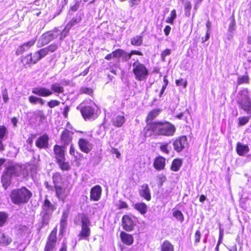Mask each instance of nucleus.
<instances>
[{
    "mask_svg": "<svg viewBox=\"0 0 251 251\" xmlns=\"http://www.w3.org/2000/svg\"><path fill=\"white\" fill-rule=\"evenodd\" d=\"M146 136H172L175 134L176 127L167 122H153L148 124L145 129Z\"/></svg>",
    "mask_w": 251,
    "mask_h": 251,
    "instance_id": "nucleus-1",
    "label": "nucleus"
},
{
    "mask_svg": "<svg viewBox=\"0 0 251 251\" xmlns=\"http://www.w3.org/2000/svg\"><path fill=\"white\" fill-rule=\"evenodd\" d=\"M31 196V192L25 187L13 190L10 195L12 202L17 205L27 203Z\"/></svg>",
    "mask_w": 251,
    "mask_h": 251,
    "instance_id": "nucleus-2",
    "label": "nucleus"
},
{
    "mask_svg": "<svg viewBox=\"0 0 251 251\" xmlns=\"http://www.w3.org/2000/svg\"><path fill=\"white\" fill-rule=\"evenodd\" d=\"M64 91V88L58 83L52 84L50 86V89L42 86H38L32 89L33 94L42 97H49L53 93L57 94L56 96H58V94L63 93Z\"/></svg>",
    "mask_w": 251,
    "mask_h": 251,
    "instance_id": "nucleus-3",
    "label": "nucleus"
},
{
    "mask_svg": "<svg viewBox=\"0 0 251 251\" xmlns=\"http://www.w3.org/2000/svg\"><path fill=\"white\" fill-rule=\"evenodd\" d=\"M236 100L239 107L251 116V100L247 89H244L238 93Z\"/></svg>",
    "mask_w": 251,
    "mask_h": 251,
    "instance_id": "nucleus-4",
    "label": "nucleus"
},
{
    "mask_svg": "<svg viewBox=\"0 0 251 251\" xmlns=\"http://www.w3.org/2000/svg\"><path fill=\"white\" fill-rule=\"evenodd\" d=\"M61 179V176L59 174H54L52 176L53 181L54 184L56 195L59 201L65 202V199L70 193V188L58 186L57 183Z\"/></svg>",
    "mask_w": 251,
    "mask_h": 251,
    "instance_id": "nucleus-5",
    "label": "nucleus"
},
{
    "mask_svg": "<svg viewBox=\"0 0 251 251\" xmlns=\"http://www.w3.org/2000/svg\"><path fill=\"white\" fill-rule=\"evenodd\" d=\"M81 230L78 235L79 240H88L91 234V222L88 216L83 215L81 218Z\"/></svg>",
    "mask_w": 251,
    "mask_h": 251,
    "instance_id": "nucleus-6",
    "label": "nucleus"
},
{
    "mask_svg": "<svg viewBox=\"0 0 251 251\" xmlns=\"http://www.w3.org/2000/svg\"><path fill=\"white\" fill-rule=\"evenodd\" d=\"M133 72L135 78L139 81L146 79L149 75L148 70L145 65L136 61L133 64Z\"/></svg>",
    "mask_w": 251,
    "mask_h": 251,
    "instance_id": "nucleus-7",
    "label": "nucleus"
},
{
    "mask_svg": "<svg viewBox=\"0 0 251 251\" xmlns=\"http://www.w3.org/2000/svg\"><path fill=\"white\" fill-rule=\"evenodd\" d=\"M78 145L80 151L86 153L90 152L93 148L92 144L84 138H80L79 139Z\"/></svg>",
    "mask_w": 251,
    "mask_h": 251,
    "instance_id": "nucleus-8",
    "label": "nucleus"
},
{
    "mask_svg": "<svg viewBox=\"0 0 251 251\" xmlns=\"http://www.w3.org/2000/svg\"><path fill=\"white\" fill-rule=\"evenodd\" d=\"M187 138L185 136L180 137L173 142L174 150L177 152L181 151L187 145Z\"/></svg>",
    "mask_w": 251,
    "mask_h": 251,
    "instance_id": "nucleus-9",
    "label": "nucleus"
},
{
    "mask_svg": "<svg viewBox=\"0 0 251 251\" xmlns=\"http://www.w3.org/2000/svg\"><path fill=\"white\" fill-rule=\"evenodd\" d=\"M56 241V232L53 230L49 237L45 248V251H51L55 246Z\"/></svg>",
    "mask_w": 251,
    "mask_h": 251,
    "instance_id": "nucleus-10",
    "label": "nucleus"
},
{
    "mask_svg": "<svg viewBox=\"0 0 251 251\" xmlns=\"http://www.w3.org/2000/svg\"><path fill=\"white\" fill-rule=\"evenodd\" d=\"M49 140L48 135L44 134L37 138L35 142V145L40 149H46L49 146Z\"/></svg>",
    "mask_w": 251,
    "mask_h": 251,
    "instance_id": "nucleus-11",
    "label": "nucleus"
},
{
    "mask_svg": "<svg viewBox=\"0 0 251 251\" xmlns=\"http://www.w3.org/2000/svg\"><path fill=\"white\" fill-rule=\"evenodd\" d=\"M122 225L124 229L126 231L133 230L134 225L132 219L127 215H125L122 218Z\"/></svg>",
    "mask_w": 251,
    "mask_h": 251,
    "instance_id": "nucleus-12",
    "label": "nucleus"
},
{
    "mask_svg": "<svg viewBox=\"0 0 251 251\" xmlns=\"http://www.w3.org/2000/svg\"><path fill=\"white\" fill-rule=\"evenodd\" d=\"M53 151L57 161L65 159L64 148L57 145L54 146Z\"/></svg>",
    "mask_w": 251,
    "mask_h": 251,
    "instance_id": "nucleus-13",
    "label": "nucleus"
},
{
    "mask_svg": "<svg viewBox=\"0 0 251 251\" xmlns=\"http://www.w3.org/2000/svg\"><path fill=\"white\" fill-rule=\"evenodd\" d=\"M101 195V188L99 185H96L93 187L90 192V198L91 200L98 201L100 200Z\"/></svg>",
    "mask_w": 251,
    "mask_h": 251,
    "instance_id": "nucleus-14",
    "label": "nucleus"
},
{
    "mask_svg": "<svg viewBox=\"0 0 251 251\" xmlns=\"http://www.w3.org/2000/svg\"><path fill=\"white\" fill-rule=\"evenodd\" d=\"M73 133L66 129L62 132L61 135V142L64 146L69 145L72 140Z\"/></svg>",
    "mask_w": 251,
    "mask_h": 251,
    "instance_id": "nucleus-15",
    "label": "nucleus"
},
{
    "mask_svg": "<svg viewBox=\"0 0 251 251\" xmlns=\"http://www.w3.org/2000/svg\"><path fill=\"white\" fill-rule=\"evenodd\" d=\"M22 170V166L19 165H11L6 167V171L12 176H20V171Z\"/></svg>",
    "mask_w": 251,
    "mask_h": 251,
    "instance_id": "nucleus-16",
    "label": "nucleus"
},
{
    "mask_svg": "<svg viewBox=\"0 0 251 251\" xmlns=\"http://www.w3.org/2000/svg\"><path fill=\"white\" fill-rule=\"evenodd\" d=\"M35 39H33L30 41L20 46L16 50V54L17 55H20L22 54L25 51L27 50L31 46H32L36 42Z\"/></svg>",
    "mask_w": 251,
    "mask_h": 251,
    "instance_id": "nucleus-17",
    "label": "nucleus"
},
{
    "mask_svg": "<svg viewBox=\"0 0 251 251\" xmlns=\"http://www.w3.org/2000/svg\"><path fill=\"white\" fill-rule=\"evenodd\" d=\"M120 238L122 242L128 246L132 245L134 241L132 235L127 234L124 231L121 232Z\"/></svg>",
    "mask_w": 251,
    "mask_h": 251,
    "instance_id": "nucleus-18",
    "label": "nucleus"
},
{
    "mask_svg": "<svg viewBox=\"0 0 251 251\" xmlns=\"http://www.w3.org/2000/svg\"><path fill=\"white\" fill-rule=\"evenodd\" d=\"M81 113L83 118L86 119L90 118L94 114V109L89 106L81 107L80 108Z\"/></svg>",
    "mask_w": 251,
    "mask_h": 251,
    "instance_id": "nucleus-19",
    "label": "nucleus"
},
{
    "mask_svg": "<svg viewBox=\"0 0 251 251\" xmlns=\"http://www.w3.org/2000/svg\"><path fill=\"white\" fill-rule=\"evenodd\" d=\"M140 196L144 198L146 200L149 201L151 199L150 194V190L147 184H143L141 187V189L140 191Z\"/></svg>",
    "mask_w": 251,
    "mask_h": 251,
    "instance_id": "nucleus-20",
    "label": "nucleus"
},
{
    "mask_svg": "<svg viewBox=\"0 0 251 251\" xmlns=\"http://www.w3.org/2000/svg\"><path fill=\"white\" fill-rule=\"evenodd\" d=\"M250 151L248 146L243 145L238 142L236 145V151L238 155L243 156L249 152Z\"/></svg>",
    "mask_w": 251,
    "mask_h": 251,
    "instance_id": "nucleus-21",
    "label": "nucleus"
},
{
    "mask_svg": "<svg viewBox=\"0 0 251 251\" xmlns=\"http://www.w3.org/2000/svg\"><path fill=\"white\" fill-rule=\"evenodd\" d=\"M55 209L54 205L49 201L46 199L43 205V210L42 212L52 214V212Z\"/></svg>",
    "mask_w": 251,
    "mask_h": 251,
    "instance_id": "nucleus-22",
    "label": "nucleus"
},
{
    "mask_svg": "<svg viewBox=\"0 0 251 251\" xmlns=\"http://www.w3.org/2000/svg\"><path fill=\"white\" fill-rule=\"evenodd\" d=\"M153 165L157 170L163 169L165 166V158L162 156L157 157L154 162Z\"/></svg>",
    "mask_w": 251,
    "mask_h": 251,
    "instance_id": "nucleus-23",
    "label": "nucleus"
},
{
    "mask_svg": "<svg viewBox=\"0 0 251 251\" xmlns=\"http://www.w3.org/2000/svg\"><path fill=\"white\" fill-rule=\"evenodd\" d=\"M12 176L5 171L2 176L1 182L2 183L3 187L6 189L9 185L11 182V177Z\"/></svg>",
    "mask_w": 251,
    "mask_h": 251,
    "instance_id": "nucleus-24",
    "label": "nucleus"
},
{
    "mask_svg": "<svg viewBox=\"0 0 251 251\" xmlns=\"http://www.w3.org/2000/svg\"><path fill=\"white\" fill-rule=\"evenodd\" d=\"M51 41V40L48 32H46L41 36L38 42V44L39 47H41L48 44Z\"/></svg>",
    "mask_w": 251,
    "mask_h": 251,
    "instance_id": "nucleus-25",
    "label": "nucleus"
},
{
    "mask_svg": "<svg viewBox=\"0 0 251 251\" xmlns=\"http://www.w3.org/2000/svg\"><path fill=\"white\" fill-rule=\"evenodd\" d=\"M125 122V117L123 115H117L113 119V125L117 127H121Z\"/></svg>",
    "mask_w": 251,
    "mask_h": 251,
    "instance_id": "nucleus-26",
    "label": "nucleus"
},
{
    "mask_svg": "<svg viewBox=\"0 0 251 251\" xmlns=\"http://www.w3.org/2000/svg\"><path fill=\"white\" fill-rule=\"evenodd\" d=\"M133 207L142 214H145L147 211V206L144 202H137L133 205Z\"/></svg>",
    "mask_w": 251,
    "mask_h": 251,
    "instance_id": "nucleus-27",
    "label": "nucleus"
},
{
    "mask_svg": "<svg viewBox=\"0 0 251 251\" xmlns=\"http://www.w3.org/2000/svg\"><path fill=\"white\" fill-rule=\"evenodd\" d=\"M82 20L81 14H77L74 17L67 25L69 28H71L72 27L76 25L79 23Z\"/></svg>",
    "mask_w": 251,
    "mask_h": 251,
    "instance_id": "nucleus-28",
    "label": "nucleus"
},
{
    "mask_svg": "<svg viewBox=\"0 0 251 251\" xmlns=\"http://www.w3.org/2000/svg\"><path fill=\"white\" fill-rule=\"evenodd\" d=\"M161 251H174V246L169 241L165 240L161 245Z\"/></svg>",
    "mask_w": 251,
    "mask_h": 251,
    "instance_id": "nucleus-29",
    "label": "nucleus"
},
{
    "mask_svg": "<svg viewBox=\"0 0 251 251\" xmlns=\"http://www.w3.org/2000/svg\"><path fill=\"white\" fill-rule=\"evenodd\" d=\"M41 215L42 216L41 227H42L44 226H46L48 224L50 220L51 214L42 212L41 213Z\"/></svg>",
    "mask_w": 251,
    "mask_h": 251,
    "instance_id": "nucleus-30",
    "label": "nucleus"
},
{
    "mask_svg": "<svg viewBox=\"0 0 251 251\" xmlns=\"http://www.w3.org/2000/svg\"><path fill=\"white\" fill-rule=\"evenodd\" d=\"M181 165V160L178 159H176L172 162L171 170L173 171L176 172L179 170Z\"/></svg>",
    "mask_w": 251,
    "mask_h": 251,
    "instance_id": "nucleus-31",
    "label": "nucleus"
},
{
    "mask_svg": "<svg viewBox=\"0 0 251 251\" xmlns=\"http://www.w3.org/2000/svg\"><path fill=\"white\" fill-rule=\"evenodd\" d=\"M28 100L30 103L34 104L39 103L42 105L45 103V100L43 99L34 96H29L28 98Z\"/></svg>",
    "mask_w": 251,
    "mask_h": 251,
    "instance_id": "nucleus-32",
    "label": "nucleus"
},
{
    "mask_svg": "<svg viewBox=\"0 0 251 251\" xmlns=\"http://www.w3.org/2000/svg\"><path fill=\"white\" fill-rule=\"evenodd\" d=\"M143 38L141 35L136 36L131 39V44L134 46H139L142 44Z\"/></svg>",
    "mask_w": 251,
    "mask_h": 251,
    "instance_id": "nucleus-33",
    "label": "nucleus"
},
{
    "mask_svg": "<svg viewBox=\"0 0 251 251\" xmlns=\"http://www.w3.org/2000/svg\"><path fill=\"white\" fill-rule=\"evenodd\" d=\"M65 159H62L57 161L60 168L63 171H69L71 167L68 162L65 161Z\"/></svg>",
    "mask_w": 251,
    "mask_h": 251,
    "instance_id": "nucleus-34",
    "label": "nucleus"
},
{
    "mask_svg": "<svg viewBox=\"0 0 251 251\" xmlns=\"http://www.w3.org/2000/svg\"><path fill=\"white\" fill-rule=\"evenodd\" d=\"M160 111L157 109H153L148 114L147 121L148 122L149 121H152L154 119H155L159 114Z\"/></svg>",
    "mask_w": 251,
    "mask_h": 251,
    "instance_id": "nucleus-35",
    "label": "nucleus"
},
{
    "mask_svg": "<svg viewBox=\"0 0 251 251\" xmlns=\"http://www.w3.org/2000/svg\"><path fill=\"white\" fill-rule=\"evenodd\" d=\"M12 241L11 239L7 236L2 234L0 237V244L2 246H7Z\"/></svg>",
    "mask_w": 251,
    "mask_h": 251,
    "instance_id": "nucleus-36",
    "label": "nucleus"
},
{
    "mask_svg": "<svg viewBox=\"0 0 251 251\" xmlns=\"http://www.w3.org/2000/svg\"><path fill=\"white\" fill-rule=\"evenodd\" d=\"M191 8L192 5L190 1L188 0L185 1L184 2V11L185 14L186 16H190Z\"/></svg>",
    "mask_w": 251,
    "mask_h": 251,
    "instance_id": "nucleus-37",
    "label": "nucleus"
},
{
    "mask_svg": "<svg viewBox=\"0 0 251 251\" xmlns=\"http://www.w3.org/2000/svg\"><path fill=\"white\" fill-rule=\"evenodd\" d=\"M251 116L249 115L248 116L240 117L238 118V124L239 126H244L247 124Z\"/></svg>",
    "mask_w": 251,
    "mask_h": 251,
    "instance_id": "nucleus-38",
    "label": "nucleus"
},
{
    "mask_svg": "<svg viewBox=\"0 0 251 251\" xmlns=\"http://www.w3.org/2000/svg\"><path fill=\"white\" fill-rule=\"evenodd\" d=\"M23 64L25 66L33 63V59L31 53L28 54L22 59Z\"/></svg>",
    "mask_w": 251,
    "mask_h": 251,
    "instance_id": "nucleus-39",
    "label": "nucleus"
},
{
    "mask_svg": "<svg viewBox=\"0 0 251 251\" xmlns=\"http://www.w3.org/2000/svg\"><path fill=\"white\" fill-rule=\"evenodd\" d=\"M174 217L180 222L184 221V217L182 212L179 210H175L173 213Z\"/></svg>",
    "mask_w": 251,
    "mask_h": 251,
    "instance_id": "nucleus-40",
    "label": "nucleus"
},
{
    "mask_svg": "<svg viewBox=\"0 0 251 251\" xmlns=\"http://www.w3.org/2000/svg\"><path fill=\"white\" fill-rule=\"evenodd\" d=\"M8 218L7 214L3 212H0V227L3 226Z\"/></svg>",
    "mask_w": 251,
    "mask_h": 251,
    "instance_id": "nucleus-41",
    "label": "nucleus"
},
{
    "mask_svg": "<svg viewBox=\"0 0 251 251\" xmlns=\"http://www.w3.org/2000/svg\"><path fill=\"white\" fill-rule=\"evenodd\" d=\"M51 40L56 38L60 34V31L57 28H54L52 31L48 32Z\"/></svg>",
    "mask_w": 251,
    "mask_h": 251,
    "instance_id": "nucleus-42",
    "label": "nucleus"
},
{
    "mask_svg": "<svg viewBox=\"0 0 251 251\" xmlns=\"http://www.w3.org/2000/svg\"><path fill=\"white\" fill-rule=\"evenodd\" d=\"M7 133L6 128L3 126H0V140L3 141Z\"/></svg>",
    "mask_w": 251,
    "mask_h": 251,
    "instance_id": "nucleus-43",
    "label": "nucleus"
},
{
    "mask_svg": "<svg viewBox=\"0 0 251 251\" xmlns=\"http://www.w3.org/2000/svg\"><path fill=\"white\" fill-rule=\"evenodd\" d=\"M60 101L57 100H52L47 103V105L50 108H53L60 104Z\"/></svg>",
    "mask_w": 251,
    "mask_h": 251,
    "instance_id": "nucleus-44",
    "label": "nucleus"
},
{
    "mask_svg": "<svg viewBox=\"0 0 251 251\" xmlns=\"http://www.w3.org/2000/svg\"><path fill=\"white\" fill-rule=\"evenodd\" d=\"M170 143H164L162 144L160 147V150L167 154H168L170 152V149H169Z\"/></svg>",
    "mask_w": 251,
    "mask_h": 251,
    "instance_id": "nucleus-45",
    "label": "nucleus"
},
{
    "mask_svg": "<svg viewBox=\"0 0 251 251\" xmlns=\"http://www.w3.org/2000/svg\"><path fill=\"white\" fill-rule=\"evenodd\" d=\"M249 81V76L248 75H243L239 77L238 79V83L241 84L244 83H248Z\"/></svg>",
    "mask_w": 251,
    "mask_h": 251,
    "instance_id": "nucleus-46",
    "label": "nucleus"
},
{
    "mask_svg": "<svg viewBox=\"0 0 251 251\" xmlns=\"http://www.w3.org/2000/svg\"><path fill=\"white\" fill-rule=\"evenodd\" d=\"M70 29L67 25H66L63 30L60 33V39L61 40L63 39L68 35Z\"/></svg>",
    "mask_w": 251,
    "mask_h": 251,
    "instance_id": "nucleus-47",
    "label": "nucleus"
},
{
    "mask_svg": "<svg viewBox=\"0 0 251 251\" xmlns=\"http://www.w3.org/2000/svg\"><path fill=\"white\" fill-rule=\"evenodd\" d=\"M34 115L37 118H40L41 121L44 120L45 118V115H44L43 112L40 110L35 111L34 112Z\"/></svg>",
    "mask_w": 251,
    "mask_h": 251,
    "instance_id": "nucleus-48",
    "label": "nucleus"
},
{
    "mask_svg": "<svg viewBox=\"0 0 251 251\" xmlns=\"http://www.w3.org/2000/svg\"><path fill=\"white\" fill-rule=\"evenodd\" d=\"M37 53L39 54L40 57L42 59L49 52L47 49L45 48L40 50H38Z\"/></svg>",
    "mask_w": 251,
    "mask_h": 251,
    "instance_id": "nucleus-49",
    "label": "nucleus"
},
{
    "mask_svg": "<svg viewBox=\"0 0 251 251\" xmlns=\"http://www.w3.org/2000/svg\"><path fill=\"white\" fill-rule=\"evenodd\" d=\"M171 51L170 49H166L163 50L161 54L162 60L165 61V58L166 56L169 55L171 54Z\"/></svg>",
    "mask_w": 251,
    "mask_h": 251,
    "instance_id": "nucleus-50",
    "label": "nucleus"
},
{
    "mask_svg": "<svg viewBox=\"0 0 251 251\" xmlns=\"http://www.w3.org/2000/svg\"><path fill=\"white\" fill-rule=\"evenodd\" d=\"M123 53V50L121 49H117L113 51L114 57L119 58L122 56Z\"/></svg>",
    "mask_w": 251,
    "mask_h": 251,
    "instance_id": "nucleus-51",
    "label": "nucleus"
},
{
    "mask_svg": "<svg viewBox=\"0 0 251 251\" xmlns=\"http://www.w3.org/2000/svg\"><path fill=\"white\" fill-rule=\"evenodd\" d=\"M20 173L19 176H22L23 177H26L28 174V170L25 167H23L22 166V170L20 171Z\"/></svg>",
    "mask_w": 251,
    "mask_h": 251,
    "instance_id": "nucleus-52",
    "label": "nucleus"
},
{
    "mask_svg": "<svg viewBox=\"0 0 251 251\" xmlns=\"http://www.w3.org/2000/svg\"><path fill=\"white\" fill-rule=\"evenodd\" d=\"M81 91L82 93L86 94L89 95H91L93 93L92 89L87 87H82L81 89Z\"/></svg>",
    "mask_w": 251,
    "mask_h": 251,
    "instance_id": "nucleus-53",
    "label": "nucleus"
},
{
    "mask_svg": "<svg viewBox=\"0 0 251 251\" xmlns=\"http://www.w3.org/2000/svg\"><path fill=\"white\" fill-rule=\"evenodd\" d=\"M46 48L47 49L48 52L49 51L52 52L57 49V46L56 44H51Z\"/></svg>",
    "mask_w": 251,
    "mask_h": 251,
    "instance_id": "nucleus-54",
    "label": "nucleus"
},
{
    "mask_svg": "<svg viewBox=\"0 0 251 251\" xmlns=\"http://www.w3.org/2000/svg\"><path fill=\"white\" fill-rule=\"evenodd\" d=\"M32 59L33 64L36 63L39 60L41 59L39 54L37 53V51L34 53L33 56L32 57Z\"/></svg>",
    "mask_w": 251,
    "mask_h": 251,
    "instance_id": "nucleus-55",
    "label": "nucleus"
},
{
    "mask_svg": "<svg viewBox=\"0 0 251 251\" xmlns=\"http://www.w3.org/2000/svg\"><path fill=\"white\" fill-rule=\"evenodd\" d=\"M125 61L128 60L131 58V54L123 50V53L121 56Z\"/></svg>",
    "mask_w": 251,
    "mask_h": 251,
    "instance_id": "nucleus-56",
    "label": "nucleus"
},
{
    "mask_svg": "<svg viewBox=\"0 0 251 251\" xmlns=\"http://www.w3.org/2000/svg\"><path fill=\"white\" fill-rule=\"evenodd\" d=\"M67 219V215L64 213L61 220V226L62 227H64L66 225Z\"/></svg>",
    "mask_w": 251,
    "mask_h": 251,
    "instance_id": "nucleus-57",
    "label": "nucleus"
},
{
    "mask_svg": "<svg viewBox=\"0 0 251 251\" xmlns=\"http://www.w3.org/2000/svg\"><path fill=\"white\" fill-rule=\"evenodd\" d=\"M195 242L196 244H197L200 242V238H201V232L199 230H197L196 232V233L195 235Z\"/></svg>",
    "mask_w": 251,
    "mask_h": 251,
    "instance_id": "nucleus-58",
    "label": "nucleus"
},
{
    "mask_svg": "<svg viewBox=\"0 0 251 251\" xmlns=\"http://www.w3.org/2000/svg\"><path fill=\"white\" fill-rule=\"evenodd\" d=\"M118 206L120 209L126 208L128 206L127 203L123 201H119Z\"/></svg>",
    "mask_w": 251,
    "mask_h": 251,
    "instance_id": "nucleus-59",
    "label": "nucleus"
},
{
    "mask_svg": "<svg viewBox=\"0 0 251 251\" xmlns=\"http://www.w3.org/2000/svg\"><path fill=\"white\" fill-rule=\"evenodd\" d=\"M171 29V27L169 25H167L165 26L164 31L165 34L166 36H168L169 34Z\"/></svg>",
    "mask_w": 251,
    "mask_h": 251,
    "instance_id": "nucleus-60",
    "label": "nucleus"
},
{
    "mask_svg": "<svg viewBox=\"0 0 251 251\" xmlns=\"http://www.w3.org/2000/svg\"><path fill=\"white\" fill-rule=\"evenodd\" d=\"M140 1V0H129L130 6L132 7L134 5L138 4Z\"/></svg>",
    "mask_w": 251,
    "mask_h": 251,
    "instance_id": "nucleus-61",
    "label": "nucleus"
},
{
    "mask_svg": "<svg viewBox=\"0 0 251 251\" xmlns=\"http://www.w3.org/2000/svg\"><path fill=\"white\" fill-rule=\"evenodd\" d=\"M170 17L172 19L175 20L176 17V10L174 9L171 11L170 13Z\"/></svg>",
    "mask_w": 251,
    "mask_h": 251,
    "instance_id": "nucleus-62",
    "label": "nucleus"
},
{
    "mask_svg": "<svg viewBox=\"0 0 251 251\" xmlns=\"http://www.w3.org/2000/svg\"><path fill=\"white\" fill-rule=\"evenodd\" d=\"M112 152L113 153H115L116 154L117 158H119V157L121 156V153L119 152L118 149H115V148L112 149Z\"/></svg>",
    "mask_w": 251,
    "mask_h": 251,
    "instance_id": "nucleus-63",
    "label": "nucleus"
},
{
    "mask_svg": "<svg viewBox=\"0 0 251 251\" xmlns=\"http://www.w3.org/2000/svg\"><path fill=\"white\" fill-rule=\"evenodd\" d=\"M2 98L4 102H6L8 100V94L6 91L3 93Z\"/></svg>",
    "mask_w": 251,
    "mask_h": 251,
    "instance_id": "nucleus-64",
    "label": "nucleus"
}]
</instances>
